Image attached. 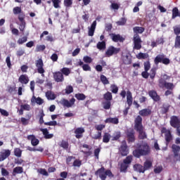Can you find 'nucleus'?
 I'll return each instance as SVG.
<instances>
[{
    "label": "nucleus",
    "mask_w": 180,
    "mask_h": 180,
    "mask_svg": "<svg viewBox=\"0 0 180 180\" xmlns=\"http://www.w3.org/2000/svg\"><path fill=\"white\" fill-rule=\"evenodd\" d=\"M29 76L27 75H21L18 78V82L22 85H27L29 84Z\"/></svg>",
    "instance_id": "4be33fe9"
},
{
    "label": "nucleus",
    "mask_w": 180,
    "mask_h": 180,
    "mask_svg": "<svg viewBox=\"0 0 180 180\" xmlns=\"http://www.w3.org/2000/svg\"><path fill=\"white\" fill-rule=\"evenodd\" d=\"M172 150L174 153V158H175V162L180 161V146L176 144L172 146Z\"/></svg>",
    "instance_id": "ddd939ff"
},
{
    "label": "nucleus",
    "mask_w": 180,
    "mask_h": 180,
    "mask_svg": "<svg viewBox=\"0 0 180 180\" xmlns=\"http://www.w3.org/2000/svg\"><path fill=\"white\" fill-rule=\"evenodd\" d=\"M144 30H146V29L143 27L136 26L133 28L134 34H136L137 36H139V34H143Z\"/></svg>",
    "instance_id": "bb28decb"
},
{
    "label": "nucleus",
    "mask_w": 180,
    "mask_h": 180,
    "mask_svg": "<svg viewBox=\"0 0 180 180\" xmlns=\"http://www.w3.org/2000/svg\"><path fill=\"white\" fill-rule=\"evenodd\" d=\"M40 131L42 132V134H43L44 139H46V140H49L50 139H53V137H54V134H49V129H47V128L40 129Z\"/></svg>",
    "instance_id": "b1692460"
},
{
    "label": "nucleus",
    "mask_w": 180,
    "mask_h": 180,
    "mask_svg": "<svg viewBox=\"0 0 180 180\" xmlns=\"http://www.w3.org/2000/svg\"><path fill=\"white\" fill-rule=\"evenodd\" d=\"M170 126H172V127H174V129L178 127V126H180V120L177 116L173 115L171 117Z\"/></svg>",
    "instance_id": "dca6fc26"
},
{
    "label": "nucleus",
    "mask_w": 180,
    "mask_h": 180,
    "mask_svg": "<svg viewBox=\"0 0 180 180\" xmlns=\"http://www.w3.org/2000/svg\"><path fill=\"white\" fill-rule=\"evenodd\" d=\"M75 97L76 98V99H77V101H85V99L86 98V96H85V94L82 93L76 94L75 95Z\"/></svg>",
    "instance_id": "a19ab883"
},
{
    "label": "nucleus",
    "mask_w": 180,
    "mask_h": 180,
    "mask_svg": "<svg viewBox=\"0 0 180 180\" xmlns=\"http://www.w3.org/2000/svg\"><path fill=\"white\" fill-rule=\"evenodd\" d=\"M96 47L98 50H105L106 49V42L105 41L97 43Z\"/></svg>",
    "instance_id": "58836bf2"
},
{
    "label": "nucleus",
    "mask_w": 180,
    "mask_h": 180,
    "mask_svg": "<svg viewBox=\"0 0 180 180\" xmlns=\"http://www.w3.org/2000/svg\"><path fill=\"white\" fill-rule=\"evenodd\" d=\"M26 15L21 14L18 17V20L20 22L19 30L22 32V34H25V29H26V21L25 20Z\"/></svg>",
    "instance_id": "9b49d317"
},
{
    "label": "nucleus",
    "mask_w": 180,
    "mask_h": 180,
    "mask_svg": "<svg viewBox=\"0 0 180 180\" xmlns=\"http://www.w3.org/2000/svg\"><path fill=\"white\" fill-rule=\"evenodd\" d=\"M165 139L166 141V146H168L171 141H172V134L171 131H169L168 134H165Z\"/></svg>",
    "instance_id": "473e14b6"
},
{
    "label": "nucleus",
    "mask_w": 180,
    "mask_h": 180,
    "mask_svg": "<svg viewBox=\"0 0 180 180\" xmlns=\"http://www.w3.org/2000/svg\"><path fill=\"white\" fill-rule=\"evenodd\" d=\"M46 50V45H37L36 47V51L40 52V51H44Z\"/></svg>",
    "instance_id": "338daca9"
},
{
    "label": "nucleus",
    "mask_w": 180,
    "mask_h": 180,
    "mask_svg": "<svg viewBox=\"0 0 180 180\" xmlns=\"http://www.w3.org/2000/svg\"><path fill=\"white\" fill-rule=\"evenodd\" d=\"M83 61L87 64H91V63H92V58L88 56H84Z\"/></svg>",
    "instance_id": "774afa93"
},
{
    "label": "nucleus",
    "mask_w": 180,
    "mask_h": 180,
    "mask_svg": "<svg viewBox=\"0 0 180 180\" xmlns=\"http://www.w3.org/2000/svg\"><path fill=\"white\" fill-rule=\"evenodd\" d=\"M103 109H105L106 110L110 109L111 103L109 101H105L104 103H103Z\"/></svg>",
    "instance_id": "680f3d73"
},
{
    "label": "nucleus",
    "mask_w": 180,
    "mask_h": 180,
    "mask_svg": "<svg viewBox=\"0 0 180 180\" xmlns=\"http://www.w3.org/2000/svg\"><path fill=\"white\" fill-rule=\"evenodd\" d=\"M27 118H25V117H21V123L22 124H23V126H27V124H29V120L30 119H31V116L30 115H27Z\"/></svg>",
    "instance_id": "37998d69"
},
{
    "label": "nucleus",
    "mask_w": 180,
    "mask_h": 180,
    "mask_svg": "<svg viewBox=\"0 0 180 180\" xmlns=\"http://www.w3.org/2000/svg\"><path fill=\"white\" fill-rule=\"evenodd\" d=\"M46 96L48 99H51V101H54V99H56V94L51 93V91H46Z\"/></svg>",
    "instance_id": "3c124183"
},
{
    "label": "nucleus",
    "mask_w": 180,
    "mask_h": 180,
    "mask_svg": "<svg viewBox=\"0 0 180 180\" xmlns=\"http://www.w3.org/2000/svg\"><path fill=\"white\" fill-rule=\"evenodd\" d=\"M167 84V81L164 79H159V87L160 88H165V85Z\"/></svg>",
    "instance_id": "0e129e2a"
},
{
    "label": "nucleus",
    "mask_w": 180,
    "mask_h": 180,
    "mask_svg": "<svg viewBox=\"0 0 180 180\" xmlns=\"http://www.w3.org/2000/svg\"><path fill=\"white\" fill-rule=\"evenodd\" d=\"M154 63L155 65H158L159 63H162V64H164L165 65H168V64L171 63V60L169 58H165V55L159 54L155 58Z\"/></svg>",
    "instance_id": "20e7f679"
},
{
    "label": "nucleus",
    "mask_w": 180,
    "mask_h": 180,
    "mask_svg": "<svg viewBox=\"0 0 180 180\" xmlns=\"http://www.w3.org/2000/svg\"><path fill=\"white\" fill-rule=\"evenodd\" d=\"M27 150H28V151H39V153H43V151H44V149L41 147L36 148H32L30 146H27Z\"/></svg>",
    "instance_id": "49530a36"
},
{
    "label": "nucleus",
    "mask_w": 180,
    "mask_h": 180,
    "mask_svg": "<svg viewBox=\"0 0 180 180\" xmlns=\"http://www.w3.org/2000/svg\"><path fill=\"white\" fill-rule=\"evenodd\" d=\"M13 13L14 15H18V16H20V15H25V13L22 11V8L19 6H16L13 8Z\"/></svg>",
    "instance_id": "c85d7f7f"
},
{
    "label": "nucleus",
    "mask_w": 180,
    "mask_h": 180,
    "mask_svg": "<svg viewBox=\"0 0 180 180\" xmlns=\"http://www.w3.org/2000/svg\"><path fill=\"white\" fill-rule=\"evenodd\" d=\"M104 122L105 123H111L112 124H119V118L108 117Z\"/></svg>",
    "instance_id": "cd10ccee"
},
{
    "label": "nucleus",
    "mask_w": 180,
    "mask_h": 180,
    "mask_svg": "<svg viewBox=\"0 0 180 180\" xmlns=\"http://www.w3.org/2000/svg\"><path fill=\"white\" fill-rule=\"evenodd\" d=\"M151 113H153V112L150 108H144L139 110V115L141 117H148V116H150Z\"/></svg>",
    "instance_id": "a211bd4d"
},
{
    "label": "nucleus",
    "mask_w": 180,
    "mask_h": 180,
    "mask_svg": "<svg viewBox=\"0 0 180 180\" xmlns=\"http://www.w3.org/2000/svg\"><path fill=\"white\" fill-rule=\"evenodd\" d=\"M120 48H116L113 46H110L105 51L106 57H112V56H117L120 53Z\"/></svg>",
    "instance_id": "6e6552de"
},
{
    "label": "nucleus",
    "mask_w": 180,
    "mask_h": 180,
    "mask_svg": "<svg viewBox=\"0 0 180 180\" xmlns=\"http://www.w3.org/2000/svg\"><path fill=\"white\" fill-rule=\"evenodd\" d=\"M27 140H29L30 141H31V144L32 146H33V147H36V146H39V143H40V141L36 138V136L34 135H28L27 136Z\"/></svg>",
    "instance_id": "aec40b11"
},
{
    "label": "nucleus",
    "mask_w": 180,
    "mask_h": 180,
    "mask_svg": "<svg viewBox=\"0 0 180 180\" xmlns=\"http://www.w3.org/2000/svg\"><path fill=\"white\" fill-rule=\"evenodd\" d=\"M14 155H15V157H18V158L22 157V150H20V148H15Z\"/></svg>",
    "instance_id": "4d7b16f0"
},
{
    "label": "nucleus",
    "mask_w": 180,
    "mask_h": 180,
    "mask_svg": "<svg viewBox=\"0 0 180 180\" xmlns=\"http://www.w3.org/2000/svg\"><path fill=\"white\" fill-rule=\"evenodd\" d=\"M100 80L103 85H109L110 84V82L108 79V77H106V76H105L104 75H101Z\"/></svg>",
    "instance_id": "4c0bfd02"
},
{
    "label": "nucleus",
    "mask_w": 180,
    "mask_h": 180,
    "mask_svg": "<svg viewBox=\"0 0 180 180\" xmlns=\"http://www.w3.org/2000/svg\"><path fill=\"white\" fill-rule=\"evenodd\" d=\"M35 66L37 68L38 74H41V77H44V72L46 70H44V63H43V59L39 58L35 60Z\"/></svg>",
    "instance_id": "423d86ee"
},
{
    "label": "nucleus",
    "mask_w": 180,
    "mask_h": 180,
    "mask_svg": "<svg viewBox=\"0 0 180 180\" xmlns=\"http://www.w3.org/2000/svg\"><path fill=\"white\" fill-rule=\"evenodd\" d=\"M37 172H39V174L41 175H44V176H49V172H47L46 169L40 168L37 170Z\"/></svg>",
    "instance_id": "5fc2aeb1"
},
{
    "label": "nucleus",
    "mask_w": 180,
    "mask_h": 180,
    "mask_svg": "<svg viewBox=\"0 0 180 180\" xmlns=\"http://www.w3.org/2000/svg\"><path fill=\"white\" fill-rule=\"evenodd\" d=\"M143 66H144V70L145 71H149L150 69L151 68V63H150V60L144 62L143 63Z\"/></svg>",
    "instance_id": "864d4df0"
},
{
    "label": "nucleus",
    "mask_w": 180,
    "mask_h": 180,
    "mask_svg": "<svg viewBox=\"0 0 180 180\" xmlns=\"http://www.w3.org/2000/svg\"><path fill=\"white\" fill-rule=\"evenodd\" d=\"M125 134L127 136V140L128 143H134V141H136V132L133 128L127 129Z\"/></svg>",
    "instance_id": "39448f33"
},
{
    "label": "nucleus",
    "mask_w": 180,
    "mask_h": 180,
    "mask_svg": "<svg viewBox=\"0 0 180 180\" xmlns=\"http://www.w3.org/2000/svg\"><path fill=\"white\" fill-rule=\"evenodd\" d=\"M120 137H122V133H120V131H115L113 134V136H112V141H117V140H119V139H120Z\"/></svg>",
    "instance_id": "c03bdc74"
},
{
    "label": "nucleus",
    "mask_w": 180,
    "mask_h": 180,
    "mask_svg": "<svg viewBox=\"0 0 180 180\" xmlns=\"http://www.w3.org/2000/svg\"><path fill=\"white\" fill-rule=\"evenodd\" d=\"M148 57L149 56L147 53L140 52L139 53H138V55H136V58H138V60H146L148 58Z\"/></svg>",
    "instance_id": "72a5a7b5"
},
{
    "label": "nucleus",
    "mask_w": 180,
    "mask_h": 180,
    "mask_svg": "<svg viewBox=\"0 0 180 180\" xmlns=\"http://www.w3.org/2000/svg\"><path fill=\"white\" fill-rule=\"evenodd\" d=\"M17 174H23V167H16L13 169V176H15Z\"/></svg>",
    "instance_id": "2f4dec72"
},
{
    "label": "nucleus",
    "mask_w": 180,
    "mask_h": 180,
    "mask_svg": "<svg viewBox=\"0 0 180 180\" xmlns=\"http://www.w3.org/2000/svg\"><path fill=\"white\" fill-rule=\"evenodd\" d=\"M11 155V150L9 149L3 150L0 152V162L5 161Z\"/></svg>",
    "instance_id": "6ab92c4d"
},
{
    "label": "nucleus",
    "mask_w": 180,
    "mask_h": 180,
    "mask_svg": "<svg viewBox=\"0 0 180 180\" xmlns=\"http://www.w3.org/2000/svg\"><path fill=\"white\" fill-rule=\"evenodd\" d=\"M81 165H82V161H81L79 159H76L74 160L72 166L73 167H77L78 168H79V167H81Z\"/></svg>",
    "instance_id": "13d9d810"
},
{
    "label": "nucleus",
    "mask_w": 180,
    "mask_h": 180,
    "mask_svg": "<svg viewBox=\"0 0 180 180\" xmlns=\"http://www.w3.org/2000/svg\"><path fill=\"white\" fill-rule=\"evenodd\" d=\"M177 16H179V10L176 8L174 7L172 9V19H175Z\"/></svg>",
    "instance_id": "8fccbe9b"
},
{
    "label": "nucleus",
    "mask_w": 180,
    "mask_h": 180,
    "mask_svg": "<svg viewBox=\"0 0 180 180\" xmlns=\"http://www.w3.org/2000/svg\"><path fill=\"white\" fill-rule=\"evenodd\" d=\"M61 74L65 75V77H68L70 74H71V70L68 68H63L60 70Z\"/></svg>",
    "instance_id": "79ce46f5"
},
{
    "label": "nucleus",
    "mask_w": 180,
    "mask_h": 180,
    "mask_svg": "<svg viewBox=\"0 0 180 180\" xmlns=\"http://www.w3.org/2000/svg\"><path fill=\"white\" fill-rule=\"evenodd\" d=\"M165 88H166V89H169V91H174V88H175V85H174V83L166 82V85L165 86Z\"/></svg>",
    "instance_id": "603ef678"
},
{
    "label": "nucleus",
    "mask_w": 180,
    "mask_h": 180,
    "mask_svg": "<svg viewBox=\"0 0 180 180\" xmlns=\"http://www.w3.org/2000/svg\"><path fill=\"white\" fill-rule=\"evenodd\" d=\"M44 116H46V115H44V111L43 110H39V124H43V123H44V120L43 119Z\"/></svg>",
    "instance_id": "a18cd8bd"
},
{
    "label": "nucleus",
    "mask_w": 180,
    "mask_h": 180,
    "mask_svg": "<svg viewBox=\"0 0 180 180\" xmlns=\"http://www.w3.org/2000/svg\"><path fill=\"white\" fill-rule=\"evenodd\" d=\"M53 79L56 82H63L64 81V75L61 72H56L53 73Z\"/></svg>",
    "instance_id": "412c9836"
},
{
    "label": "nucleus",
    "mask_w": 180,
    "mask_h": 180,
    "mask_svg": "<svg viewBox=\"0 0 180 180\" xmlns=\"http://www.w3.org/2000/svg\"><path fill=\"white\" fill-rule=\"evenodd\" d=\"M134 171L136 172H139V174H144L146 170L144 169V166L140 164H135L134 165Z\"/></svg>",
    "instance_id": "393cba45"
},
{
    "label": "nucleus",
    "mask_w": 180,
    "mask_h": 180,
    "mask_svg": "<svg viewBox=\"0 0 180 180\" xmlns=\"http://www.w3.org/2000/svg\"><path fill=\"white\" fill-rule=\"evenodd\" d=\"M59 146L60 147L63 148V150H68V148L70 147V143H68V141L62 140Z\"/></svg>",
    "instance_id": "f704fd0d"
},
{
    "label": "nucleus",
    "mask_w": 180,
    "mask_h": 180,
    "mask_svg": "<svg viewBox=\"0 0 180 180\" xmlns=\"http://www.w3.org/2000/svg\"><path fill=\"white\" fill-rule=\"evenodd\" d=\"M51 2L53 3V7L56 9H58V8H61L60 4H61V0H51Z\"/></svg>",
    "instance_id": "09e8293b"
},
{
    "label": "nucleus",
    "mask_w": 180,
    "mask_h": 180,
    "mask_svg": "<svg viewBox=\"0 0 180 180\" xmlns=\"http://www.w3.org/2000/svg\"><path fill=\"white\" fill-rule=\"evenodd\" d=\"M133 41L134 50H140L141 49V43H143L140 35L134 34Z\"/></svg>",
    "instance_id": "1a4fd4ad"
},
{
    "label": "nucleus",
    "mask_w": 180,
    "mask_h": 180,
    "mask_svg": "<svg viewBox=\"0 0 180 180\" xmlns=\"http://www.w3.org/2000/svg\"><path fill=\"white\" fill-rule=\"evenodd\" d=\"M127 20L125 18H122L119 21L117 22L118 26H124Z\"/></svg>",
    "instance_id": "bf43d9fd"
},
{
    "label": "nucleus",
    "mask_w": 180,
    "mask_h": 180,
    "mask_svg": "<svg viewBox=\"0 0 180 180\" xmlns=\"http://www.w3.org/2000/svg\"><path fill=\"white\" fill-rule=\"evenodd\" d=\"M169 111V104H163L161 108L162 115H167Z\"/></svg>",
    "instance_id": "e433bc0d"
},
{
    "label": "nucleus",
    "mask_w": 180,
    "mask_h": 180,
    "mask_svg": "<svg viewBox=\"0 0 180 180\" xmlns=\"http://www.w3.org/2000/svg\"><path fill=\"white\" fill-rule=\"evenodd\" d=\"M95 29H96V20H94L92 22L91 27H89L88 35L92 37V36H94L95 34Z\"/></svg>",
    "instance_id": "a878e982"
},
{
    "label": "nucleus",
    "mask_w": 180,
    "mask_h": 180,
    "mask_svg": "<svg viewBox=\"0 0 180 180\" xmlns=\"http://www.w3.org/2000/svg\"><path fill=\"white\" fill-rule=\"evenodd\" d=\"M127 103L129 105L125 110H124L123 113L124 116H127V113H129V110L130 109V106L133 105V95L131 94V91H127Z\"/></svg>",
    "instance_id": "0eeeda50"
},
{
    "label": "nucleus",
    "mask_w": 180,
    "mask_h": 180,
    "mask_svg": "<svg viewBox=\"0 0 180 180\" xmlns=\"http://www.w3.org/2000/svg\"><path fill=\"white\" fill-rule=\"evenodd\" d=\"M148 95L154 101V102H160L161 101V97L157 93L155 90H150L148 91Z\"/></svg>",
    "instance_id": "2eb2a0df"
},
{
    "label": "nucleus",
    "mask_w": 180,
    "mask_h": 180,
    "mask_svg": "<svg viewBox=\"0 0 180 180\" xmlns=\"http://www.w3.org/2000/svg\"><path fill=\"white\" fill-rule=\"evenodd\" d=\"M105 124L95 125V129L98 131V133L93 137L94 140H101V139H102V131L103 129H105Z\"/></svg>",
    "instance_id": "f8f14e48"
},
{
    "label": "nucleus",
    "mask_w": 180,
    "mask_h": 180,
    "mask_svg": "<svg viewBox=\"0 0 180 180\" xmlns=\"http://www.w3.org/2000/svg\"><path fill=\"white\" fill-rule=\"evenodd\" d=\"M153 167V162L150 160H146L143 162V169L145 171H148L150 168Z\"/></svg>",
    "instance_id": "c756f323"
},
{
    "label": "nucleus",
    "mask_w": 180,
    "mask_h": 180,
    "mask_svg": "<svg viewBox=\"0 0 180 180\" xmlns=\"http://www.w3.org/2000/svg\"><path fill=\"white\" fill-rule=\"evenodd\" d=\"M110 36L115 43H117L120 41V43H123L124 41V38L122 37L120 34H110Z\"/></svg>",
    "instance_id": "f3484780"
},
{
    "label": "nucleus",
    "mask_w": 180,
    "mask_h": 180,
    "mask_svg": "<svg viewBox=\"0 0 180 180\" xmlns=\"http://www.w3.org/2000/svg\"><path fill=\"white\" fill-rule=\"evenodd\" d=\"M155 75H157V68H153L150 70V73H149V77H150V79H154V78H155Z\"/></svg>",
    "instance_id": "ea45409f"
},
{
    "label": "nucleus",
    "mask_w": 180,
    "mask_h": 180,
    "mask_svg": "<svg viewBox=\"0 0 180 180\" xmlns=\"http://www.w3.org/2000/svg\"><path fill=\"white\" fill-rule=\"evenodd\" d=\"M120 153L122 157H126L129 154V148L127 146V143L126 141H123L120 148H119Z\"/></svg>",
    "instance_id": "9d476101"
},
{
    "label": "nucleus",
    "mask_w": 180,
    "mask_h": 180,
    "mask_svg": "<svg viewBox=\"0 0 180 180\" xmlns=\"http://www.w3.org/2000/svg\"><path fill=\"white\" fill-rule=\"evenodd\" d=\"M134 130L139 133L138 137L139 140H146L147 139V134L144 131V126H143V117L140 115L136 116L134 119Z\"/></svg>",
    "instance_id": "f03ea898"
},
{
    "label": "nucleus",
    "mask_w": 180,
    "mask_h": 180,
    "mask_svg": "<svg viewBox=\"0 0 180 180\" xmlns=\"http://www.w3.org/2000/svg\"><path fill=\"white\" fill-rule=\"evenodd\" d=\"M174 48L180 49V36H176L175 38Z\"/></svg>",
    "instance_id": "6e6d98bb"
},
{
    "label": "nucleus",
    "mask_w": 180,
    "mask_h": 180,
    "mask_svg": "<svg viewBox=\"0 0 180 180\" xmlns=\"http://www.w3.org/2000/svg\"><path fill=\"white\" fill-rule=\"evenodd\" d=\"M59 103L60 105H63V106H65L66 108H72L73 105L75 103V98H72L68 101V100L65 98H62L60 101Z\"/></svg>",
    "instance_id": "4468645a"
},
{
    "label": "nucleus",
    "mask_w": 180,
    "mask_h": 180,
    "mask_svg": "<svg viewBox=\"0 0 180 180\" xmlns=\"http://www.w3.org/2000/svg\"><path fill=\"white\" fill-rule=\"evenodd\" d=\"M96 176H99L101 180H106L107 176L113 178L115 175L110 169H105L104 167H101L95 172Z\"/></svg>",
    "instance_id": "7ed1b4c3"
},
{
    "label": "nucleus",
    "mask_w": 180,
    "mask_h": 180,
    "mask_svg": "<svg viewBox=\"0 0 180 180\" xmlns=\"http://www.w3.org/2000/svg\"><path fill=\"white\" fill-rule=\"evenodd\" d=\"M174 33L176 36H180V26L176 25L173 27Z\"/></svg>",
    "instance_id": "e2e57ef3"
},
{
    "label": "nucleus",
    "mask_w": 180,
    "mask_h": 180,
    "mask_svg": "<svg viewBox=\"0 0 180 180\" xmlns=\"http://www.w3.org/2000/svg\"><path fill=\"white\" fill-rule=\"evenodd\" d=\"M27 41V37H22V38L18 39L17 41L18 44H23Z\"/></svg>",
    "instance_id": "69168bd1"
},
{
    "label": "nucleus",
    "mask_w": 180,
    "mask_h": 180,
    "mask_svg": "<svg viewBox=\"0 0 180 180\" xmlns=\"http://www.w3.org/2000/svg\"><path fill=\"white\" fill-rule=\"evenodd\" d=\"M103 99L108 101H112L113 96L112 95V93H110V91H107L103 94Z\"/></svg>",
    "instance_id": "c9c22d12"
},
{
    "label": "nucleus",
    "mask_w": 180,
    "mask_h": 180,
    "mask_svg": "<svg viewBox=\"0 0 180 180\" xmlns=\"http://www.w3.org/2000/svg\"><path fill=\"white\" fill-rule=\"evenodd\" d=\"M63 4L65 8H71L72 6V0H64Z\"/></svg>",
    "instance_id": "052dcab7"
},
{
    "label": "nucleus",
    "mask_w": 180,
    "mask_h": 180,
    "mask_svg": "<svg viewBox=\"0 0 180 180\" xmlns=\"http://www.w3.org/2000/svg\"><path fill=\"white\" fill-rule=\"evenodd\" d=\"M84 133H85V129L82 127H78L75 130L76 139H82Z\"/></svg>",
    "instance_id": "5701e85b"
},
{
    "label": "nucleus",
    "mask_w": 180,
    "mask_h": 180,
    "mask_svg": "<svg viewBox=\"0 0 180 180\" xmlns=\"http://www.w3.org/2000/svg\"><path fill=\"white\" fill-rule=\"evenodd\" d=\"M112 136L108 132H105L103 136V143H108L110 141Z\"/></svg>",
    "instance_id": "7c9ffc66"
},
{
    "label": "nucleus",
    "mask_w": 180,
    "mask_h": 180,
    "mask_svg": "<svg viewBox=\"0 0 180 180\" xmlns=\"http://www.w3.org/2000/svg\"><path fill=\"white\" fill-rule=\"evenodd\" d=\"M110 88L112 94H116L119 92V87L116 84H111Z\"/></svg>",
    "instance_id": "de8ad7c7"
},
{
    "label": "nucleus",
    "mask_w": 180,
    "mask_h": 180,
    "mask_svg": "<svg viewBox=\"0 0 180 180\" xmlns=\"http://www.w3.org/2000/svg\"><path fill=\"white\" fill-rule=\"evenodd\" d=\"M151 154V148L147 142L142 144L137 143L136 148L133 150L132 155H129L123 160L120 165V172H127V168L130 167L133 162V156L135 158H141V157H147Z\"/></svg>",
    "instance_id": "f257e3e1"
}]
</instances>
